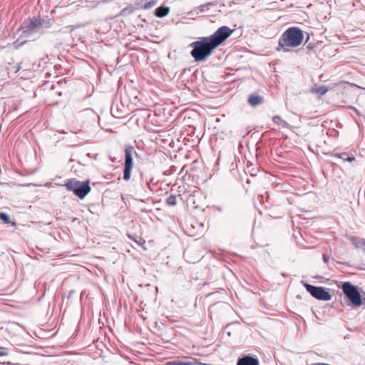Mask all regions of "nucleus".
Returning <instances> with one entry per match:
<instances>
[{
  "instance_id": "obj_1",
  "label": "nucleus",
  "mask_w": 365,
  "mask_h": 365,
  "mask_svg": "<svg viewBox=\"0 0 365 365\" xmlns=\"http://www.w3.org/2000/svg\"><path fill=\"white\" fill-rule=\"evenodd\" d=\"M304 35L302 31L295 26L288 28L278 41L277 51L282 49L284 52L290 51V48L297 47L302 43Z\"/></svg>"
},
{
  "instance_id": "obj_2",
  "label": "nucleus",
  "mask_w": 365,
  "mask_h": 365,
  "mask_svg": "<svg viewBox=\"0 0 365 365\" xmlns=\"http://www.w3.org/2000/svg\"><path fill=\"white\" fill-rule=\"evenodd\" d=\"M193 48L190 52L195 61H202L209 56L215 47L207 37L202 38L201 41H197L190 44Z\"/></svg>"
},
{
  "instance_id": "obj_3",
  "label": "nucleus",
  "mask_w": 365,
  "mask_h": 365,
  "mask_svg": "<svg viewBox=\"0 0 365 365\" xmlns=\"http://www.w3.org/2000/svg\"><path fill=\"white\" fill-rule=\"evenodd\" d=\"M125 162L123 168V180L128 181L131 178V172L133 168V157H138L135 148L131 145L125 146Z\"/></svg>"
},
{
  "instance_id": "obj_4",
  "label": "nucleus",
  "mask_w": 365,
  "mask_h": 365,
  "mask_svg": "<svg viewBox=\"0 0 365 365\" xmlns=\"http://www.w3.org/2000/svg\"><path fill=\"white\" fill-rule=\"evenodd\" d=\"M67 190L72 191L79 198H83L91 190L89 181L81 182L75 179L68 180L65 184Z\"/></svg>"
},
{
  "instance_id": "obj_5",
  "label": "nucleus",
  "mask_w": 365,
  "mask_h": 365,
  "mask_svg": "<svg viewBox=\"0 0 365 365\" xmlns=\"http://www.w3.org/2000/svg\"><path fill=\"white\" fill-rule=\"evenodd\" d=\"M341 289L352 305L360 307L362 304L360 293L355 286L351 284L349 282H346L343 283Z\"/></svg>"
},
{
  "instance_id": "obj_6",
  "label": "nucleus",
  "mask_w": 365,
  "mask_h": 365,
  "mask_svg": "<svg viewBox=\"0 0 365 365\" xmlns=\"http://www.w3.org/2000/svg\"><path fill=\"white\" fill-rule=\"evenodd\" d=\"M233 30L230 27L223 26L220 27L212 35L207 37L215 48L222 44L232 34Z\"/></svg>"
},
{
  "instance_id": "obj_7",
  "label": "nucleus",
  "mask_w": 365,
  "mask_h": 365,
  "mask_svg": "<svg viewBox=\"0 0 365 365\" xmlns=\"http://www.w3.org/2000/svg\"><path fill=\"white\" fill-rule=\"evenodd\" d=\"M307 291L315 299L323 301L330 300L331 294L322 287H315L309 284H304Z\"/></svg>"
},
{
  "instance_id": "obj_8",
  "label": "nucleus",
  "mask_w": 365,
  "mask_h": 365,
  "mask_svg": "<svg viewBox=\"0 0 365 365\" xmlns=\"http://www.w3.org/2000/svg\"><path fill=\"white\" fill-rule=\"evenodd\" d=\"M42 25L43 22L41 21V19H37L35 18L29 19L25 20L23 22L21 25V29L23 30L24 34L29 35L38 31L41 29V26Z\"/></svg>"
},
{
  "instance_id": "obj_9",
  "label": "nucleus",
  "mask_w": 365,
  "mask_h": 365,
  "mask_svg": "<svg viewBox=\"0 0 365 365\" xmlns=\"http://www.w3.org/2000/svg\"><path fill=\"white\" fill-rule=\"evenodd\" d=\"M222 334L223 337H225V336L228 337L233 336L232 339H239V336L240 335V324L237 322L227 324L222 329Z\"/></svg>"
},
{
  "instance_id": "obj_10",
  "label": "nucleus",
  "mask_w": 365,
  "mask_h": 365,
  "mask_svg": "<svg viewBox=\"0 0 365 365\" xmlns=\"http://www.w3.org/2000/svg\"><path fill=\"white\" fill-rule=\"evenodd\" d=\"M237 365H259V362L251 356H245L238 360Z\"/></svg>"
},
{
  "instance_id": "obj_11",
  "label": "nucleus",
  "mask_w": 365,
  "mask_h": 365,
  "mask_svg": "<svg viewBox=\"0 0 365 365\" xmlns=\"http://www.w3.org/2000/svg\"><path fill=\"white\" fill-rule=\"evenodd\" d=\"M248 103L251 106H257L263 103V98L257 94H251L248 98Z\"/></svg>"
},
{
  "instance_id": "obj_12",
  "label": "nucleus",
  "mask_w": 365,
  "mask_h": 365,
  "mask_svg": "<svg viewBox=\"0 0 365 365\" xmlns=\"http://www.w3.org/2000/svg\"><path fill=\"white\" fill-rule=\"evenodd\" d=\"M349 241L357 249L365 247V240L363 238L351 236L349 237Z\"/></svg>"
},
{
  "instance_id": "obj_13",
  "label": "nucleus",
  "mask_w": 365,
  "mask_h": 365,
  "mask_svg": "<svg viewBox=\"0 0 365 365\" xmlns=\"http://www.w3.org/2000/svg\"><path fill=\"white\" fill-rule=\"evenodd\" d=\"M170 12V8L168 6H159L155 11V16L158 18H163L167 16Z\"/></svg>"
},
{
  "instance_id": "obj_14",
  "label": "nucleus",
  "mask_w": 365,
  "mask_h": 365,
  "mask_svg": "<svg viewBox=\"0 0 365 365\" xmlns=\"http://www.w3.org/2000/svg\"><path fill=\"white\" fill-rule=\"evenodd\" d=\"M272 120L275 124H277L279 125H281L283 128H289V123L282 119V118L279 115H274L272 118Z\"/></svg>"
},
{
  "instance_id": "obj_15",
  "label": "nucleus",
  "mask_w": 365,
  "mask_h": 365,
  "mask_svg": "<svg viewBox=\"0 0 365 365\" xmlns=\"http://www.w3.org/2000/svg\"><path fill=\"white\" fill-rule=\"evenodd\" d=\"M157 4V0H151L148 2H146L143 5L140 6L141 9L148 10Z\"/></svg>"
},
{
  "instance_id": "obj_16",
  "label": "nucleus",
  "mask_w": 365,
  "mask_h": 365,
  "mask_svg": "<svg viewBox=\"0 0 365 365\" xmlns=\"http://www.w3.org/2000/svg\"><path fill=\"white\" fill-rule=\"evenodd\" d=\"M166 203L169 206H175L177 203L176 196L175 195H170L166 200Z\"/></svg>"
},
{
  "instance_id": "obj_17",
  "label": "nucleus",
  "mask_w": 365,
  "mask_h": 365,
  "mask_svg": "<svg viewBox=\"0 0 365 365\" xmlns=\"http://www.w3.org/2000/svg\"><path fill=\"white\" fill-rule=\"evenodd\" d=\"M327 91H328V88L324 86H322L317 88L316 91H315V92L319 94L320 96L325 95Z\"/></svg>"
},
{
  "instance_id": "obj_18",
  "label": "nucleus",
  "mask_w": 365,
  "mask_h": 365,
  "mask_svg": "<svg viewBox=\"0 0 365 365\" xmlns=\"http://www.w3.org/2000/svg\"><path fill=\"white\" fill-rule=\"evenodd\" d=\"M0 220L4 221L5 223H9L10 222V217L9 216L4 212H0Z\"/></svg>"
},
{
  "instance_id": "obj_19",
  "label": "nucleus",
  "mask_w": 365,
  "mask_h": 365,
  "mask_svg": "<svg viewBox=\"0 0 365 365\" xmlns=\"http://www.w3.org/2000/svg\"><path fill=\"white\" fill-rule=\"evenodd\" d=\"M339 157L342 158L344 160H347L349 162H351L354 160V158L353 156L349 157L347 153H341Z\"/></svg>"
},
{
  "instance_id": "obj_20",
  "label": "nucleus",
  "mask_w": 365,
  "mask_h": 365,
  "mask_svg": "<svg viewBox=\"0 0 365 365\" xmlns=\"http://www.w3.org/2000/svg\"><path fill=\"white\" fill-rule=\"evenodd\" d=\"M41 21L43 22V25L41 26V27H44V28H49V27H51V22L50 19H48V21L42 19Z\"/></svg>"
},
{
  "instance_id": "obj_21",
  "label": "nucleus",
  "mask_w": 365,
  "mask_h": 365,
  "mask_svg": "<svg viewBox=\"0 0 365 365\" xmlns=\"http://www.w3.org/2000/svg\"><path fill=\"white\" fill-rule=\"evenodd\" d=\"M211 4L210 3H207L206 4H202V5H200L199 7L197 8V10H200V11L202 12V11H205V9H207V6L209 5H210Z\"/></svg>"
},
{
  "instance_id": "obj_22",
  "label": "nucleus",
  "mask_w": 365,
  "mask_h": 365,
  "mask_svg": "<svg viewBox=\"0 0 365 365\" xmlns=\"http://www.w3.org/2000/svg\"><path fill=\"white\" fill-rule=\"evenodd\" d=\"M135 242L139 245H143L145 244V240L142 238V237H138V239L137 240H135Z\"/></svg>"
},
{
  "instance_id": "obj_23",
  "label": "nucleus",
  "mask_w": 365,
  "mask_h": 365,
  "mask_svg": "<svg viewBox=\"0 0 365 365\" xmlns=\"http://www.w3.org/2000/svg\"><path fill=\"white\" fill-rule=\"evenodd\" d=\"M5 355H7L6 349L4 347L0 346V356H5Z\"/></svg>"
},
{
  "instance_id": "obj_24",
  "label": "nucleus",
  "mask_w": 365,
  "mask_h": 365,
  "mask_svg": "<svg viewBox=\"0 0 365 365\" xmlns=\"http://www.w3.org/2000/svg\"><path fill=\"white\" fill-rule=\"evenodd\" d=\"M322 259H323V261L325 262V263H327L329 260V257L325 254H323L322 255Z\"/></svg>"
}]
</instances>
